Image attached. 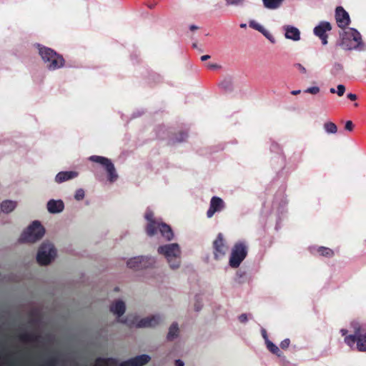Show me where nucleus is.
Here are the masks:
<instances>
[{"instance_id":"0eeeda50","label":"nucleus","mask_w":366,"mask_h":366,"mask_svg":"<svg viewBox=\"0 0 366 366\" xmlns=\"http://www.w3.org/2000/svg\"><path fill=\"white\" fill-rule=\"evenodd\" d=\"M45 229L39 221H34L21 234L19 241L21 242H35L44 234Z\"/></svg>"},{"instance_id":"a18cd8bd","label":"nucleus","mask_w":366,"mask_h":366,"mask_svg":"<svg viewBox=\"0 0 366 366\" xmlns=\"http://www.w3.org/2000/svg\"><path fill=\"white\" fill-rule=\"evenodd\" d=\"M347 97L351 101H355L357 98V95L352 93L347 94Z\"/></svg>"},{"instance_id":"5fc2aeb1","label":"nucleus","mask_w":366,"mask_h":366,"mask_svg":"<svg viewBox=\"0 0 366 366\" xmlns=\"http://www.w3.org/2000/svg\"><path fill=\"white\" fill-rule=\"evenodd\" d=\"M330 92L332 94H335L337 92V91L334 88H330Z\"/></svg>"},{"instance_id":"a211bd4d","label":"nucleus","mask_w":366,"mask_h":366,"mask_svg":"<svg viewBox=\"0 0 366 366\" xmlns=\"http://www.w3.org/2000/svg\"><path fill=\"white\" fill-rule=\"evenodd\" d=\"M285 31V37L294 41L300 40V31L298 28L292 25H285L282 27Z\"/></svg>"},{"instance_id":"2f4dec72","label":"nucleus","mask_w":366,"mask_h":366,"mask_svg":"<svg viewBox=\"0 0 366 366\" xmlns=\"http://www.w3.org/2000/svg\"><path fill=\"white\" fill-rule=\"evenodd\" d=\"M260 33L262 34L271 43H275L276 41L274 37L267 29L263 28Z\"/></svg>"},{"instance_id":"58836bf2","label":"nucleus","mask_w":366,"mask_h":366,"mask_svg":"<svg viewBox=\"0 0 366 366\" xmlns=\"http://www.w3.org/2000/svg\"><path fill=\"white\" fill-rule=\"evenodd\" d=\"M290 340L289 339H285L284 340H282L280 343V347L282 348V349H287L289 345H290Z\"/></svg>"},{"instance_id":"de8ad7c7","label":"nucleus","mask_w":366,"mask_h":366,"mask_svg":"<svg viewBox=\"0 0 366 366\" xmlns=\"http://www.w3.org/2000/svg\"><path fill=\"white\" fill-rule=\"evenodd\" d=\"M175 366H184V362L181 360H176L174 362Z\"/></svg>"},{"instance_id":"ea45409f","label":"nucleus","mask_w":366,"mask_h":366,"mask_svg":"<svg viewBox=\"0 0 366 366\" xmlns=\"http://www.w3.org/2000/svg\"><path fill=\"white\" fill-rule=\"evenodd\" d=\"M345 128L346 130L351 132L353 129V123L352 121L348 120L345 123Z\"/></svg>"},{"instance_id":"6e6d98bb","label":"nucleus","mask_w":366,"mask_h":366,"mask_svg":"<svg viewBox=\"0 0 366 366\" xmlns=\"http://www.w3.org/2000/svg\"><path fill=\"white\" fill-rule=\"evenodd\" d=\"M240 27H241V28H243V29H244V28H246V27H247V24H244V23H242V24H240Z\"/></svg>"},{"instance_id":"bb28decb","label":"nucleus","mask_w":366,"mask_h":366,"mask_svg":"<svg viewBox=\"0 0 366 366\" xmlns=\"http://www.w3.org/2000/svg\"><path fill=\"white\" fill-rule=\"evenodd\" d=\"M317 252L320 253V255L327 257H330L334 254L333 251L331 249L325 247H319L317 248Z\"/></svg>"},{"instance_id":"49530a36","label":"nucleus","mask_w":366,"mask_h":366,"mask_svg":"<svg viewBox=\"0 0 366 366\" xmlns=\"http://www.w3.org/2000/svg\"><path fill=\"white\" fill-rule=\"evenodd\" d=\"M57 360L56 358L51 359L46 366H56Z\"/></svg>"},{"instance_id":"423d86ee","label":"nucleus","mask_w":366,"mask_h":366,"mask_svg":"<svg viewBox=\"0 0 366 366\" xmlns=\"http://www.w3.org/2000/svg\"><path fill=\"white\" fill-rule=\"evenodd\" d=\"M340 36L342 37L341 45L345 49H357L362 44L361 35L355 29H344L343 32L340 33Z\"/></svg>"},{"instance_id":"7ed1b4c3","label":"nucleus","mask_w":366,"mask_h":366,"mask_svg":"<svg viewBox=\"0 0 366 366\" xmlns=\"http://www.w3.org/2000/svg\"><path fill=\"white\" fill-rule=\"evenodd\" d=\"M150 360L151 357L146 354L137 355L120 363H118V360L114 357H100L96 360L95 366H144Z\"/></svg>"},{"instance_id":"dca6fc26","label":"nucleus","mask_w":366,"mask_h":366,"mask_svg":"<svg viewBox=\"0 0 366 366\" xmlns=\"http://www.w3.org/2000/svg\"><path fill=\"white\" fill-rule=\"evenodd\" d=\"M335 19L338 26L342 29H345L350 22L349 14L342 6L336 8Z\"/></svg>"},{"instance_id":"72a5a7b5","label":"nucleus","mask_w":366,"mask_h":366,"mask_svg":"<svg viewBox=\"0 0 366 366\" xmlns=\"http://www.w3.org/2000/svg\"><path fill=\"white\" fill-rule=\"evenodd\" d=\"M85 197V192L83 189H78L74 194V199L77 201L82 200Z\"/></svg>"},{"instance_id":"f257e3e1","label":"nucleus","mask_w":366,"mask_h":366,"mask_svg":"<svg viewBox=\"0 0 366 366\" xmlns=\"http://www.w3.org/2000/svg\"><path fill=\"white\" fill-rule=\"evenodd\" d=\"M144 218L147 221L146 232L148 236L152 237L159 232L166 240L172 239L174 233L170 226L154 218V212L149 208L147 209Z\"/></svg>"},{"instance_id":"9d476101","label":"nucleus","mask_w":366,"mask_h":366,"mask_svg":"<svg viewBox=\"0 0 366 366\" xmlns=\"http://www.w3.org/2000/svg\"><path fill=\"white\" fill-rule=\"evenodd\" d=\"M156 258L149 255L134 257L128 259L127 265L129 268L138 271L147 268H153L156 264Z\"/></svg>"},{"instance_id":"39448f33","label":"nucleus","mask_w":366,"mask_h":366,"mask_svg":"<svg viewBox=\"0 0 366 366\" xmlns=\"http://www.w3.org/2000/svg\"><path fill=\"white\" fill-rule=\"evenodd\" d=\"M159 254L167 259L170 268L174 269L180 265L181 250L177 243L167 244L159 246L157 249Z\"/></svg>"},{"instance_id":"c85d7f7f","label":"nucleus","mask_w":366,"mask_h":366,"mask_svg":"<svg viewBox=\"0 0 366 366\" xmlns=\"http://www.w3.org/2000/svg\"><path fill=\"white\" fill-rule=\"evenodd\" d=\"M188 137V134L185 132H180L179 133L177 134L175 137H174L173 142H184L187 138Z\"/></svg>"},{"instance_id":"37998d69","label":"nucleus","mask_w":366,"mask_h":366,"mask_svg":"<svg viewBox=\"0 0 366 366\" xmlns=\"http://www.w3.org/2000/svg\"><path fill=\"white\" fill-rule=\"evenodd\" d=\"M261 333H262V337L264 338V340L265 342H267V341H269V340L268 339V336H267V332H266V330H265L264 328H262V329L261 330Z\"/></svg>"},{"instance_id":"f704fd0d","label":"nucleus","mask_w":366,"mask_h":366,"mask_svg":"<svg viewBox=\"0 0 366 366\" xmlns=\"http://www.w3.org/2000/svg\"><path fill=\"white\" fill-rule=\"evenodd\" d=\"M320 89L319 86H310L308 87L307 89L305 90V93H308L310 94H317L320 92Z\"/></svg>"},{"instance_id":"09e8293b","label":"nucleus","mask_w":366,"mask_h":366,"mask_svg":"<svg viewBox=\"0 0 366 366\" xmlns=\"http://www.w3.org/2000/svg\"><path fill=\"white\" fill-rule=\"evenodd\" d=\"M347 332H348V331H347V330H346V329H341V330H340V333H341V335H342V336H345V337L346 336H348V335H347Z\"/></svg>"},{"instance_id":"473e14b6","label":"nucleus","mask_w":366,"mask_h":366,"mask_svg":"<svg viewBox=\"0 0 366 366\" xmlns=\"http://www.w3.org/2000/svg\"><path fill=\"white\" fill-rule=\"evenodd\" d=\"M260 33L262 34L271 43H275L276 41L274 37L267 29L263 28Z\"/></svg>"},{"instance_id":"cd10ccee","label":"nucleus","mask_w":366,"mask_h":366,"mask_svg":"<svg viewBox=\"0 0 366 366\" xmlns=\"http://www.w3.org/2000/svg\"><path fill=\"white\" fill-rule=\"evenodd\" d=\"M324 128L328 134H335L337 131V127L335 124L332 122H327L324 124Z\"/></svg>"},{"instance_id":"a19ab883","label":"nucleus","mask_w":366,"mask_h":366,"mask_svg":"<svg viewBox=\"0 0 366 366\" xmlns=\"http://www.w3.org/2000/svg\"><path fill=\"white\" fill-rule=\"evenodd\" d=\"M21 340L23 341H29L31 340V336L27 333H24L21 335Z\"/></svg>"},{"instance_id":"4468645a","label":"nucleus","mask_w":366,"mask_h":366,"mask_svg":"<svg viewBox=\"0 0 366 366\" xmlns=\"http://www.w3.org/2000/svg\"><path fill=\"white\" fill-rule=\"evenodd\" d=\"M331 30V24L328 21H322L313 29V33L321 40L323 45H326L328 43L327 32Z\"/></svg>"},{"instance_id":"5701e85b","label":"nucleus","mask_w":366,"mask_h":366,"mask_svg":"<svg viewBox=\"0 0 366 366\" xmlns=\"http://www.w3.org/2000/svg\"><path fill=\"white\" fill-rule=\"evenodd\" d=\"M179 335V328L177 322H173L169 328L167 335V340L168 341H173L177 339Z\"/></svg>"},{"instance_id":"603ef678","label":"nucleus","mask_w":366,"mask_h":366,"mask_svg":"<svg viewBox=\"0 0 366 366\" xmlns=\"http://www.w3.org/2000/svg\"><path fill=\"white\" fill-rule=\"evenodd\" d=\"M300 92H301V91H300V90H293V91H292V92H291V94H292V95H297V94H299Z\"/></svg>"},{"instance_id":"a878e982","label":"nucleus","mask_w":366,"mask_h":366,"mask_svg":"<svg viewBox=\"0 0 366 366\" xmlns=\"http://www.w3.org/2000/svg\"><path fill=\"white\" fill-rule=\"evenodd\" d=\"M266 345H267V349L273 354L277 355L278 357H280L281 356V352H280V350L279 349V347L274 345V343H272L271 341H267V342H265Z\"/></svg>"},{"instance_id":"aec40b11","label":"nucleus","mask_w":366,"mask_h":366,"mask_svg":"<svg viewBox=\"0 0 366 366\" xmlns=\"http://www.w3.org/2000/svg\"><path fill=\"white\" fill-rule=\"evenodd\" d=\"M78 176V172L75 171L59 172L55 177L54 181L57 184H61L66 181L73 179Z\"/></svg>"},{"instance_id":"2eb2a0df","label":"nucleus","mask_w":366,"mask_h":366,"mask_svg":"<svg viewBox=\"0 0 366 366\" xmlns=\"http://www.w3.org/2000/svg\"><path fill=\"white\" fill-rule=\"evenodd\" d=\"M213 249L214 256L216 259H218L226 254L228 247L222 233H219L217 238L213 242Z\"/></svg>"},{"instance_id":"e433bc0d","label":"nucleus","mask_w":366,"mask_h":366,"mask_svg":"<svg viewBox=\"0 0 366 366\" xmlns=\"http://www.w3.org/2000/svg\"><path fill=\"white\" fill-rule=\"evenodd\" d=\"M199 299H200L199 297L197 296L196 297V302L194 303V310L196 311H197V312L201 310V309L202 307V301Z\"/></svg>"},{"instance_id":"4be33fe9","label":"nucleus","mask_w":366,"mask_h":366,"mask_svg":"<svg viewBox=\"0 0 366 366\" xmlns=\"http://www.w3.org/2000/svg\"><path fill=\"white\" fill-rule=\"evenodd\" d=\"M17 206V202L13 200H4L1 203V211L3 213L9 214L14 211Z\"/></svg>"},{"instance_id":"c03bdc74","label":"nucleus","mask_w":366,"mask_h":366,"mask_svg":"<svg viewBox=\"0 0 366 366\" xmlns=\"http://www.w3.org/2000/svg\"><path fill=\"white\" fill-rule=\"evenodd\" d=\"M207 67L210 69H217L221 68V66L217 64H208Z\"/></svg>"},{"instance_id":"b1692460","label":"nucleus","mask_w":366,"mask_h":366,"mask_svg":"<svg viewBox=\"0 0 366 366\" xmlns=\"http://www.w3.org/2000/svg\"><path fill=\"white\" fill-rule=\"evenodd\" d=\"M219 86L226 92H232L234 89V79L231 76H227L219 83Z\"/></svg>"},{"instance_id":"1a4fd4ad","label":"nucleus","mask_w":366,"mask_h":366,"mask_svg":"<svg viewBox=\"0 0 366 366\" xmlns=\"http://www.w3.org/2000/svg\"><path fill=\"white\" fill-rule=\"evenodd\" d=\"M89 160L98 163L104 168L107 174V181L110 184L114 183L118 179L119 174L111 159L102 156L92 155L89 157Z\"/></svg>"},{"instance_id":"79ce46f5","label":"nucleus","mask_w":366,"mask_h":366,"mask_svg":"<svg viewBox=\"0 0 366 366\" xmlns=\"http://www.w3.org/2000/svg\"><path fill=\"white\" fill-rule=\"evenodd\" d=\"M239 320L242 322V323H244L247 321V315L246 314H242L239 316Z\"/></svg>"},{"instance_id":"4c0bfd02","label":"nucleus","mask_w":366,"mask_h":366,"mask_svg":"<svg viewBox=\"0 0 366 366\" xmlns=\"http://www.w3.org/2000/svg\"><path fill=\"white\" fill-rule=\"evenodd\" d=\"M345 92V86L342 84L337 85V94L339 97H342Z\"/></svg>"},{"instance_id":"864d4df0","label":"nucleus","mask_w":366,"mask_h":366,"mask_svg":"<svg viewBox=\"0 0 366 366\" xmlns=\"http://www.w3.org/2000/svg\"><path fill=\"white\" fill-rule=\"evenodd\" d=\"M192 47L194 48V49H198L197 43V42H194L192 44Z\"/></svg>"},{"instance_id":"4d7b16f0","label":"nucleus","mask_w":366,"mask_h":366,"mask_svg":"<svg viewBox=\"0 0 366 366\" xmlns=\"http://www.w3.org/2000/svg\"><path fill=\"white\" fill-rule=\"evenodd\" d=\"M237 275L239 276V277H242V274H241L239 272H237Z\"/></svg>"},{"instance_id":"8fccbe9b","label":"nucleus","mask_w":366,"mask_h":366,"mask_svg":"<svg viewBox=\"0 0 366 366\" xmlns=\"http://www.w3.org/2000/svg\"><path fill=\"white\" fill-rule=\"evenodd\" d=\"M209 59H210V56H209V55H207H207H203V56H201V60H202V61H207V60H208Z\"/></svg>"},{"instance_id":"13d9d810","label":"nucleus","mask_w":366,"mask_h":366,"mask_svg":"<svg viewBox=\"0 0 366 366\" xmlns=\"http://www.w3.org/2000/svg\"><path fill=\"white\" fill-rule=\"evenodd\" d=\"M153 6H154L153 5H149V7L150 9H152V8H153Z\"/></svg>"},{"instance_id":"412c9836","label":"nucleus","mask_w":366,"mask_h":366,"mask_svg":"<svg viewBox=\"0 0 366 366\" xmlns=\"http://www.w3.org/2000/svg\"><path fill=\"white\" fill-rule=\"evenodd\" d=\"M287 201L284 194L276 196L273 202V208H277L281 214L285 212Z\"/></svg>"},{"instance_id":"ddd939ff","label":"nucleus","mask_w":366,"mask_h":366,"mask_svg":"<svg viewBox=\"0 0 366 366\" xmlns=\"http://www.w3.org/2000/svg\"><path fill=\"white\" fill-rule=\"evenodd\" d=\"M226 208L224 201L219 197L213 196L209 202V207L207 211V217L212 218L215 213L221 212Z\"/></svg>"},{"instance_id":"393cba45","label":"nucleus","mask_w":366,"mask_h":366,"mask_svg":"<svg viewBox=\"0 0 366 366\" xmlns=\"http://www.w3.org/2000/svg\"><path fill=\"white\" fill-rule=\"evenodd\" d=\"M284 0H262L263 5L268 9H277L282 5Z\"/></svg>"},{"instance_id":"20e7f679","label":"nucleus","mask_w":366,"mask_h":366,"mask_svg":"<svg viewBox=\"0 0 366 366\" xmlns=\"http://www.w3.org/2000/svg\"><path fill=\"white\" fill-rule=\"evenodd\" d=\"M36 47L39 50L42 61L45 66L50 71H54L64 66L65 61L63 56L51 48L37 44Z\"/></svg>"},{"instance_id":"3c124183","label":"nucleus","mask_w":366,"mask_h":366,"mask_svg":"<svg viewBox=\"0 0 366 366\" xmlns=\"http://www.w3.org/2000/svg\"><path fill=\"white\" fill-rule=\"evenodd\" d=\"M198 29H199V27L196 25L192 24L189 26L190 31H195V30H197Z\"/></svg>"},{"instance_id":"f03ea898","label":"nucleus","mask_w":366,"mask_h":366,"mask_svg":"<svg viewBox=\"0 0 366 366\" xmlns=\"http://www.w3.org/2000/svg\"><path fill=\"white\" fill-rule=\"evenodd\" d=\"M353 334L346 336L345 342L351 348L360 352H366V327L358 321L351 322Z\"/></svg>"},{"instance_id":"c756f323","label":"nucleus","mask_w":366,"mask_h":366,"mask_svg":"<svg viewBox=\"0 0 366 366\" xmlns=\"http://www.w3.org/2000/svg\"><path fill=\"white\" fill-rule=\"evenodd\" d=\"M244 3V0H225V4L227 6H242Z\"/></svg>"},{"instance_id":"f3484780","label":"nucleus","mask_w":366,"mask_h":366,"mask_svg":"<svg viewBox=\"0 0 366 366\" xmlns=\"http://www.w3.org/2000/svg\"><path fill=\"white\" fill-rule=\"evenodd\" d=\"M110 310L117 316V322L128 324L127 318L121 319L126 310L125 303L122 300H117L110 306Z\"/></svg>"},{"instance_id":"6e6552de","label":"nucleus","mask_w":366,"mask_h":366,"mask_svg":"<svg viewBox=\"0 0 366 366\" xmlns=\"http://www.w3.org/2000/svg\"><path fill=\"white\" fill-rule=\"evenodd\" d=\"M248 247L245 242L239 241L234 244L229 260L232 268H237L247 255Z\"/></svg>"},{"instance_id":"6ab92c4d","label":"nucleus","mask_w":366,"mask_h":366,"mask_svg":"<svg viewBox=\"0 0 366 366\" xmlns=\"http://www.w3.org/2000/svg\"><path fill=\"white\" fill-rule=\"evenodd\" d=\"M46 208L51 214H58L64 209V203L61 199H50L46 204Z\"/></svg>"},{"instance_id":"7c9ffc66","label":"nucleus","mask_w":366,"mask_h":366,"mask_svg":"<svg viewBox=\"0 0 366 366\" xmlns=\"http://www.w3.org/2000/svg\"><path fill=\"white\" fill-rule=\"evenodd\" d=\"M249 27L258 31L259 32H260L262 29L264 28L260 24L257 23L254 20H250L249 21Z\"/></svg>"},{"instance_id":"9b49d317","label":"nucleus","mask_w":366,"mask_h":366,"mask_svg":"<svg viewBox=\"0 0 366 366\" xmlns=\"http://www.w3.org/2000/svg\"><path fill=\"white\" fill-rule=\"evenodd\" d=\"M56 256V250L50 242H43L39 247L36 254V260L41 265H46L51 262Z\"/></svg>"},{"instance_id":"c9c22d12","label":"nucleus","mask_w":366,"mask_h":366,"mask_svg":"<svg viewBox=\"0 0 366 366\" xmlns=\"http://www.w3.org/2000/svg\"><path fill=\"white\" fill-rule=\"evenodd\" d=\"M294 66L295 68H297L300 71V73H302L303 74H307V70L302 64H301L300 63H296L294 64Z\"/></svg>"},{"instance_id":"f8f14e48","label":"nucleus","mask_w":366,"mask_h":366,"mask_svg":"<svg viewBox=\"0 0 366 366\" xmlns=\"http://www.w3.org/2000/svg\"><path fill=\"white\" fill-rule=\"evenodd\" d=\"M164 321V315L155 314L137 320L135 326L138 328L154 327L162 324Z\"/></svg>"}]
</instances>
